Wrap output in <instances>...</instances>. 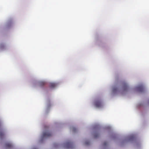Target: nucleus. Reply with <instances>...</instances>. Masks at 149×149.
I'll return each instance as SVG.
<instances>
[{"mask_svg": "<svg viewBox=\"0 0 149 149\" xmlns=\"http://www.w3.org/2000/svg\"><path fill=\"white\" fill-rule=\"evenodd\" d=\"M52 134L48 130H47L44 131L42 134V137L44 138H47L51 136Z\"/></svg>", "mask_w": 149, "mask_h": 149, "instance_id": "nucleus-1", "label": "nucleus"}, {"mask_svg": "<svg viewBox=\"0 0 149 149\" xmlns=\"http://www.w3.org/2000/svg\"><path fill=\"white\" fill-rule=\"evenodd\" d=\"M94 105L97 107L100 108L102 106V103L100 99L96 100L94 102Z\"/></svg>", "mask_w": 149, "mask_h": 149, "instance_id": "nucleus-2", "label": "nucleus"}, {"mask_svg": "<svg viewBox=\"0 0 149 149\" xmlns=\"http://www.w3.org/2000/svg\"><path fill=\"white\" fill-rule=\"evenodd\" d=\"M73 144L72 142H68L65 143V146L67 148H73Z\"/></svg>", "mask_w": 149, "mask_h": 149, "instance_id": "nucleus-3", "label": "nucleus"}, {"mask_svg": "<svg viewBox=\"0 0 149 149\" xmlns=\"http://www.w3.org/2000/svg\"><path fill=\"white\" fill-rule=\"evenodd\" d=\"M122 87L123 90L125 91L128 88V86L127 84L125 82H123L121 83Z\"/></svg>", "mask_w": 149, "mask_h": 149, "instance_id": "nucleus-4", "label": "nucleus"}, {"mask_svg": "<svg viewBox=\"0 0 149 149\" xmlns=\"http://www.w3.org/2000/svg\"><path fill=\"white\" fill-rule=\"evenodd\" d=\"M137 90L140 92H143L144 89L143 86L142 85L138 86L137 87Z\"/></svg>", "mask_w": 149, "mask_h": 149, "instance_id": "nucleus-5", "label": "nucleus"}, {"mask_svg": "<svg viewBox=\"0 0 149 149\" xmlns=\"http://www.w3.org/2000/svg\"><path fill=\"white\" fill-rule=\"evenodd\" d=\"M5 147L6 148H10L12 147V144L9 143H6L5 144Z\"/></svg>", "mask_w": 149, "mask_h": 149, "instance_id": "nucleus-6", "label": "nucleus"}, {"mask_svg": "<svg viewBox=\"0 0 149 149\" xmlns=\"http://www.w3.org/2000/svg\"><path fill=\"white\" fill-rule=\"evenodd\" d=\"M56 86V84L54 83H51L50 84V86L51 88H53Z\"/></svg>", "mask_w": 149, "mask_h": 149, "instance_id": "nucleus-7", "label": "nucleus"}, {"mask_svg": "<svg viewBox=\"0 0 149 149\" xmlns=\"http://www.w3.org/2000/svg\"><path fill=\"white\" fill-rule=\"evenodd\" d=\"M4 132L3 131H0V137L2 138L4 136Z\"/></svg>", "mask_w": 149, "mask_h": 149, "instance_id": "nucleus-8", "label": "nucleus"}, {"mask_svg": "<svg viewBox=\"0 0 149 149\" xmlns=\"http://www.w3.org/2000/svg\"><path fill=\"white\" fill-rule=\"evenodd\" d=\"M46 84L45 82L44 81H41L39 83V85L40 86H42Z\"/></svg>", "mask_w": 149, "mask_h": 149, "instance_id": "nucleus-9", "label": "nucleus"}, {"mask_svg": "<svg viewBox=\"0 0 149 149\" xmlns=\"http://www.w3.org/2000/svg\"><path fill=\"white\" fill-rule=\"evenodd\" d=\"M99 134L98 133H95L94 135V136L95 138H97L99 136Z\"/></svg>", "mask_w": 149, "mask_h": 149, "instance_id": "nucleus-10", "label": "nucleus"}, {"mask_svg": "<svg viewBox=\"0 0 149 149\" xmlns=\"http://www.w3.org/2000/svg\"><path fill=\"white\" fill-rule=\"evenodd\" d=\"M117 90H118L117 88H113V92H115L116 91H117Z\"/></svg>", "mask_w": 149, "mask_h": 149, "instance_id": "nucleus-11", "label": "nucleus"}, {"mask_svg": "<svg viewBox=\"0 0 149 149\" xmlns=\"http://www.w3.org/2000/svg\"><path fill=\"white\" fill-rule=\"evenodd\" d=\"M89 143H90V142H89L88 141H86L85 142V144L86 145H89Z\"/></svg>", "mask_w": 149, "mask_h": 149, "instance_id": "nucleus-12", "label": "nucleus"}, {"mask_svg": "<svg viewBox=\"0 0 149 149\" xmlns=\"http://www.w3.org/2000/svg\"><path fill=\"white\" fill-rule=\"evenodd\" d=\"M107 144V143L106 142H105L104 143V145L106 146Z\"/></svg>", "mask_w": 149, "mask_h": 149, "instance_id": "nucleus-13", "label": "nucleus"}, {"mask_svg": "<svg viewBox=\"0 0 149 149\" xmlns=\"http://www.w3.org/2000/svg\"><path fill=\"white\" fill-rule=\"evenodd\" d=\"M1 120H0V128L1 127Z\"/></svg>", "mask_w": 149, "mask_h": 149, "instance_id": "nucleus-14", "label": "nucleus"}, {"mask_svg": "<svg viewBox=\"0 0 149 149\" xmlns=\"http://www.w3.org/2000/svg\"><path fill=\"white\" fill-rule=\"evenodd\" d=\"M76 130V129L75 128H73V131L74 132H75V130Z\"/></svg>", "mask_w": 149, "mask_h": 149, "instance_id": "nucleus-15", "label": "nucleus"}, {"mask_svg": "<svg viewBox=\"0 0 149 149\" xmlns=\"http://www.w3.org/2000/svg\"><path fill=\"white\" fill-rule=\"evenodd\" d=\"M33 149H37L36 148H34Z\"/></svg>", "mask_w": 149, "mask_h": 149, "instance_id": "nucleus-16", "label": "nucleus"}]
</instances>
